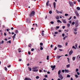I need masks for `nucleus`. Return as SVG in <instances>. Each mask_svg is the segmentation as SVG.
Here are the masks:
<instances>
[{
    "label": "nucleus",
    "instance_id": "24",
    "mask_svg": "<svg viewBox=\"0 0 80 80\" xmlns=\"http://www.w3.org/2000/svg\"><path fill=\"white\" fill-rule=\"evenodd\" d=\"M65 32H69V30L68 29H65Z\"/></svg>",
    "mask_w": 80,
    "mask_h": 80
},
{
    "label": "nucleus",
    "instance_id": "46",
    "mask_svg": "<svg viewBox=\"0 0 80 80\" xmlns=\"http://www.w3.org/2000/svg\"><path fill=\"white\" fill-rule=\"evenodd\" d=\"M59 51H60V52H62V51H63V50H62V49H59Z\"/></svg>",
    "mask_w": 80,
    "mask_h": 80
},
{
    "label": "nucleus",
    "instance_id": "7",
    "mask_svg": "<svg viewBox=\"0 0 80 80\" xmlns=\"http://www.w3.org/2000/svg\"><path fill=\"white\" fill-rule=\"evenodd\" d=\"M75 14L78 17V16H79V14H78V12H77V11H75Z\"/></svg>",
    "mask_w": 80,
    "mask_h": 80
},
{
    "label": "nucleus",
    "instance_id": "18",
    "mask_svg": "<svg viewBox=\"0 0 80 80\" xmlns=\"http://www.w3.org/2000/svg\"><path fill=\"white\" fill-rule=\"evenodd\" d=\"M39 68V67H38V66H37L36 67V68H35V67H33L32 68V69H35V68Z\"/></svg>",
    "mask_w": 80,
    "mask_h": 80
},
{
    "label": "nucleus",
    "instance_id": "37",
    "mask_svg": "<svg viewBox=\"0 0 80 80\" xmlns=\"http://www.w3.org/2000/svg\"><path fill=\"white\" fill-rule=\"evenodd\" d=\"M28 47H32V45H31V44H30L28 45Z\"/></svg>",
    "mask_w": 80,
    "mask_h": 80
},
{
    "label": "nucleus",
    "instance_id": "41",
    "mask_svg": "<svg viewBox=\"0 0 80 80\" xmlns=\"http://www.w3.org/2000/svg\"><path fill=\"white\" fill-rule=\"evenodd\" d=\"M31 51L32 52H33L34 51V48H32L31 49Z\"/></svg>",
    "mask_w": 80,
    "mask_h": 80
},
{
    "label": "nucleus",
    "instance_id": "59",
    "mask_svg": "<svg viewBox=\"0 0 80 80\" xmlns=\"http://www.w3.org/2000/svg\"><path fill=\"white\" fill-rule=\"evenodd\" d=\"M75 24V22H73L72 23V25H74Z\"/></svg>",
    "mask_w": 80,
    "mask_h": 80
},
{
    "label": "nucleus",
    "instance_id": "49",
    "mask_svg": "<svg viewBox=\"0 0 80 80\" xmlns=\"http://www.w3.org/2000/svg\"><path fill=\"white\" fill-rule=\"evenodd\" d=\"M68 45V42H66L65 43L66 46H67Z\"/></svg>",
    "mask_w": 80,
    "mask_h": 80
},
{
    "label": "nucleus",
    "instance_id": "64",
    "mask_svg": "<svg viewBox=\"0 0 80 80\" xmlns=\"http://www.w3.org/2000/svg\"><path fill=\"white\" fill-rule=\"evenodd\" d=\"M43 80H47V79H46L45 78H44L43 79Z\"/></svg>",
    "mask_w": 80,
    "mask_h": 80
},
{
    "label": "nucleus",
    "instance_id": "19",
    "mask_svg": "<svg viewBox=\"0 0 80 80\" xmlns=\"http://www.w3.org/2000/svg\"><path fill=\"white\" fill-rule=\"evenodd\" d=\"M56 12L57 13H60V11H58L57 10H56Z\"/></svg>",
    "mask_w": 80,
    "mask_h": 80
},
{
    "label": "nucleus",
    "instance_id": "20",
    "mask_svg": "<svg viewBox=\"0 0 80 80\" xmlns=\"http://www.w3.org/2000/svg\"><path fill=\"white\" fill-rule=\"evenodd\" d=\"M60 73H61V70H59L58 71V75H60Z\"/></svg>",
    "mask_w": 80,
    "mask_h": 80
},
{
    "label": "nucleus",
    "instance_id": "28",
    "mask_svg": "<svg viewBox=\"0 0 80 80\" xmlns=\"http://www.w3.org/2000/svg\"><path fill=\"white\" fill-rule=\"evenodd\" d=\"M49 13H50V14H52V11H50L49 12Z\"/></svg>",
    "mask_w": 80,
    "mask_h": 80
},
{
    "label": "nucleus",
    "instance_id": "50",
    "mask_svg": "<svg viewBox=\"0 0 80 80\" xmlns=\"http://www.w3.org/2000/svg\"><path fill=\"white\" fill-rule=\"evenodd\" d=\"M56 28H57L58 29V28H60V27H59V26H57V27H56Z\"/></svg>",
    "mask_w": 80,
    "mask_h": 80
},
{
    "label": "nucleus",
    "instance_id": "53",
    "mask_svg": "<svg viewBox=\"0 0 80 80\" xmlns=\"http://www.w3.org/2000/svg\"><path fill=\"white\" fill-rule=\"evenodd\" d=\"M67 77H70V76L69 75H68L67 76Z\"/></svg>",
    "mask_w": 80,
    "mask_h": 80
},
{
    "label": "nucleus",
    "instance_id": "2",
    "mask_svg": "<svg viewBox=\"0 0 80 80\" xmlns=\"http://www.w3.org/2000/svg\"><path fill=\"white\" fill-rule=\"evenodd\" d=\"M75 25L76 27H77L78 26V21H76V22L75 23Z\"/></svg>",
    "mask_w": 80,
    "mask_h": 80
},
{
    "label": "nucleus",
    "instance_id": "35",
    "mask_svg": "<svg viewBox=\"0 0 80 80\" xmlns=\"http://www.w3.org/2000/svg\"><path fill=\"white\" fill-rule=\"evenodd\" d=\"M65 16H68V13L65 14Z\"/></svg>",
    "mask_w": 80,
    "mask_h": 80
},
{
    "label": "nucleus",
    "instance_id": "44",
    "mask_svg": "<svg viewBox=\"0 0 80 80\" xmlns=\"http://www.w3.org/2000/svg\"><path fill=\"white\" fill-rule=\"evenodd\" d=\"M60 21L59 20H58L57 21V22H58V23H60Z\"/></svg>",
    "mask_w": 80,
    "mask_h": 80
},
{
    "label": "nucleus",
    "instance_id": "29",
    "mask_svg": "<svg viewBox=\"0 0 80 80\" xmlns=\"http://www.w3.org/2000/svg\"><path fill=\"white\" fill-rule=\"evenodd\" d=\"M18 30H16V31H15V33H18Z\"/></svg>",
    "mask_w": 80,
    "mask_h": 80
},
{
    "label": "nucleus",
    "instance_id": "58",
    "mask_svg": "<svg viewBox=\"0 0 80 80\" xmlns=\"http://www.w3.org/2000/svg\"><path fill=\"white\" fill-rule=\"evenodd\" d=\"M40 45H43V43H42V42H41V43H40Z\"/></svg>",
    "mask_w": 80,
    "mask_h": 80
},
{
    "label": "nucleus",
    "instance_id": "13",
    "mask_svg": "<svg viewBox=\"0 0 80 80\" xmlns=\"http://www.w3.org/2000/svg\"><path fill=\"white\" fill-rule=\"evenodd\" d=\"M15 36H16V34H14V36L12 37V38H13V40H15Z\"/></svg>",
    "mask_w": 80,
    "mask_h": 80
},
{
    "label": "nucleus",
    "instance_id": "9",
    "mask_svg": "<svg viewBox=\"0 0 80 80\" xmlns=\"http://www.w3.org/2000/svg\"><path fill=\"white\" fill-rule=\"evenodd\" d=\"M53 5L54 6V8H56V3H55V2H53Z\"/></svg>",
    "mask_w": 80,
    "mask_h": 80
},
{
    "label": "nucleus",
    "instance_id": "63",
    "mask_svg": "<svg viewBox=\"0 0 80 80\" xmlns=\"http://www.w3.org/2000/svg\"><path fill=\"white\" fill-rule=\"evenodd\" d=\"M77 74H78V75H79V72H77Z\"/></svg>",
    "mask_w": 80,
    "mask_h": 80
},
{
    "label": "nucleus",
    "instance_id": "15",
    "mask_svg": "<svg viewBox=\"0 0 80 80\" xmlns=\"http://www.w3.org/2000/svg\"><path fill=\"white\" fill-rule=\"evenodd\" d=\"M72 58L73 60L74 61L75 60V59L76 58V57H73Z\"/></svg>",
    "mask_w": 80,
    "mask_h": 80
},
{
    "label": "nucleus",
    "instance_id": "23",
    "mask_svg": "<svg viewBox=\"0 0 80 80\" xmlns=\"http://www.w3.org/2000/svg\"><path fill=\"white\" fill-rule=\"evenodd\" d=\"M70 64H68V65H66V67H67V68H69L70 67Z\"/></svg>",
    "mask_w": 80,
    "mask_h": 80
},
{
    "label": "nucleus",
    "instance_id": "43",
    "mask_svg": "<svg viewBox=\"0 0 80 80\" xmlns=\"http://www.w3.org/2000/svg\"><path fill=\"white\" fill-rule=\"evenodd\" d=\"M43 49V48L42 47H41L40 48V50H42Z\"/></svg>",
    "mask_w": 80,
    "mask_h": 80
},
{
    "label": "nucleus",
    "instance_id": "17",
    "mask_svg": "<svg viewBox=\"0 0 80 80\" xmlns=\"http://www.w3.org/2000/svg\"><path fill=\"white\" fill-rule=\"evenodd\" d=\"M65 72L66 73H68V72H69L68 70L65 69Z\"/></svg>",
    "mask_w": 80,
    "mask_h": 80
},
{
    "label": "nucleus",
    "instance_id": "40",
    "mask_svg": "<svg viewBox=\"0 0 80 80\" xmlns=\"http://www.w3.org/2000/svg\"><path fill=\"white\" fill-rule=\"evenodd\" d=\"M28 54H29V55H30V54H31V52H28Z\"/></svg>",
    "mask_w": 80,
    "mask_h": 80
},
{
    "label": "nucleus",
    "instance_id": "31",
    "mask_svg": "<svg viewBox=\"0 0 80 80\" xmlns=\"http://www.w3.org/2000/svg\"><path fill=\"white\" fill-rule=\"evenodd\" d=\"M72 16H71L70 17V18L69 19H68V20H71V19H72Z\"/></svg>",
    "mask_w": 80,
    "mask_h": 80
},
{
    "label": "nucleus",
    "instance_id": "47",
    "mask_svg": "<svg viewBox=\"0 0 80 80\" xmlns=\"http://www.w3.org/2000/svg\"><path fill=\"white\" fill-rule=\"evenodd\" d=\"M74 31H75V32H77V28L75 29Z\"/></svg>",
    "mask_w": 80,
    "mask_h": 80
},
{
    "label": "nucleus",
    "instance_id": "39",
    "mask_svg": "<svg viewBox=\"0 0 80 80\" xmlns=\"http://www.w3.org/2000/svg\"><path fill=\"white\" fill-rule=\"evenodd\" d=\"M76 72H78V69L77 68L76 70Z\"/></svg>",
    "mask_w": 80,
    "mask_h": 80
},
{
    "label": "nucleus",
    "instance_id": "38",
    "mask_svg": "<svg viewBox=\"0 0 80 80\" xmlns=\"http://www.w3.org/2000/svg\"><path fill=\"white\" fill-rule=\"evenodd\" d=\"M78 44H76L75 45V46L76 47V48H78Z\"/></svg>",
    "mask_w": 80,
    "mask_h": 80
},
{
    "label": "nucleus",
    "instance_id": "11",
    "mask_svg": "<svg viewBox=\"0 0 80 80\" xmlns=\"http://www.w3.org/2000/svg\"><path fill=\"white\" fill-rule=\"evenodd\" d=\"M73 53V51L71 50L70 52H69V54L70 55H71Z\"/></svg>",
    "mask_w": 80,
    "mask_h": 80
},
{
    "label": "nucleus",
    "instance_id": "22",
    "mask_svg": "<svg viewBox=\"0 0 80 80\" xmlns=\"http://www.w3.org/2000/svg\"><path fill=\"white\" fill-rule=\"evenodd\" d=\"M78 10H80V8L79 7H77L76 8Z\"/></svg>",
    "mask_w": 80,
    "mask_h": 80
},
{
    "label": "nucleus",
    "instance_id": "56",
    "mask_svg": "<svg viewBox=\"0 0 80 80\" xmlns=\"http://www.w3.org/2000/svg\"><path fill=\"white\" fill-rule=\"evenodd\" d=\"M57 47H55V48L54 50H57Z\"/></svg>",
    "mask_w": 80,
    "mask_h": 80
},
{
    "label": "nucleus",
    "instance_id": "12",
    "mask_svg": "<svg viewBox=\"0 0 80 80\" xmlns=\"http://www.w3.org/2000/svg\"><path fill=\"white\" fill-rule=\"evenodd\" d=\"M62 22L64 23H67V22H66V21L64 19L62 20Z\"/></svg>",
    "mask_w": 80,
    "mask_h": 80
},
{
    "label": "nucleus",
    "instance_id": "26",
    "mask_svg": "<svg viewBox=\"0 0 80 80\" xmlns=\"http://www.w3.org/2000/svg\"><path fill=\"white\" fill-rule=\"evenodd\" d=\"M28 70H29V71H31L32 70V69L31 68H28Z\"/></svg>",
    "mask_w": 80,
    "mask_h": 80
},
{
    "label": "nucleus",
    "instance_id": "6",
    "mask_svg": "<svg viewBox=\"0 0 80 80\" xmlns=\"http://www.w3.org/2000/svg\"><path fill=\"white\" fill-rule=\"evenodd\" d=\"M69 3L70 6H71V7H72L73 6V2H69Z\"/></svg>",
    "mask_w": 80,
    "mask_h": 80
},
{
    "label": "nucleus",
    "instance_id": "33",
    "mask_svg": "<svg viewBox=\"0 0 80 80\" xmlns=\"http://www.w3.org/2000/svg\"><path fill=\"white\" fill-rule=\"evenodd\" d=\"M72 48H74V49H76V48L75 47V46H72Z\"/></svg>",
    "mask_w": 80,
    "mask_h": 80
},
{
    "label": "nucleus",
    "instance_id": "52",
    "mask_svg": "<svg viewBox=\"0 0 80 80\" xmlns=\"http://www.w3.org/2000/svg\"><path fill=\"white\" fill-rule=\"evenodd\" d=\"M44 77H45V78H47L48 77V76H47V75H45L44 76Z\"/></svg>",
    "mask_w": 80,
    "mask_h": 80
},
{
    "label": "nucleus",
    "instance_id": "21",
    "mask_svg": "<svg viewBox=\"0 0 80 80\" xmlns=\"http://www.w3.org/2000/svg\"><path fill=\"white\" fill-rule=\"evenodd\" d=\"M58 47H59V48H62V46L60 45H58Z\"/></svg>",
    "mask_w": 80,
    "mask_h": 80
},
{
    "label": "nucleus",
    "instance_id": "1",
    "mask_svg": "<svg viewBox=\"0 0 80 80\" xmlns=\"http://www.w3.org/2000/svg\"><path fill=\"white\" fill-rule=\"evenodd\" d=\"M34 14H35V12L34 11H32L31 13L29 16H30V17H31V16H33V15H34Z\"/></svg>",
    "mask_w": 80,
    "mask_h": 80
},
{
    "label": "nucleus",
    "instance_id": "36",
    "mask_svg": "<svg viewBox=\"0 0 80 80\" xmlns=\"http://www.w3.org/2000/svg\"><path fill=\"white\" fill-rule=\"evenodd\" d=\"M70 26V24H68V27H69Z\"/></svg>",
    "mask_w": 80,
    "mask_h": 80
},
{
    "label": "nucleus",
    "instance_id": "3",
    "mask_svg": "<svg viewBox=\"0 0 80 80\" xmlns=\"http://www.w3.org/2000/svg\"><path fill=\"white\" fill-rule=\"evenodd\" d=\"M51 68H52V70H54V69H55V67H56V66L55 65H54V66H53V65H52L51 66Z\"/></svg>",
    "mask_w": 80,
    "mask_h": 80
},
{
    "label": "nucleus",
    "instance_id": "62",
    "mask_svg": "<svg viewBox=\"0 0 80 80\" xmlns=\"http://www.w3.org/2000/svg\"><path fill=\"white\" fill-rule=\"evenodd\" d=\"M59 32H62V30H59Z\"/></svg>",
    "mask_w": 80,
    "mask_h": 80
},
{
    "label": "nucleus",
    "instance_id": "4",
    "mask_svg": "<svg viewBox=\"0 0 80 80\" xmlns=\"http://www.w3.org/2000/svg\"><path fill=\"white\" fill-rule=\"evenodd\" d=\"M58 77L60 78L61 79V80H62L63 78V76L62 75V74L58 76Z\"/></svg>",
    "mask_w": 80,
    "mask_h": 80
},
{
    "label": "nucleus",
    "instance_id": "48",
    "mask_svg": "<svg viewBox=\"0 0 80 80\" xmlns=\"http://www.w3.org/2000/svg\"><path fill=\"white\" fill-rule=\"evenodd\" d=\"M3 43H4V41H2L1 42V43L2 44H3Z\"/></svg>",
    "mask_w": 80,
    "mask_h": 80
},
{
    "label": "nucleus",
    "instance_id": "42",
    "mask_svg": "<svg viewBox=\"0 0 80 80\" xmlns=\"http://www.w3.org/2000/svg\"><path fill=\"white\" fill-rule=\"evenodd\" d=\"M62 73H64V72H65V70H62Z\"/></svg>",
    "mask_w": 80,
    "mask_h": 80
},
{
    "label": "nucleus",
    "instance_id": "30",
    "mask_svg": "<svg viewBox=\"0 0 80 80\" xmlns=\"http://www.w3.org/2000/svg\"><path fill=\"white\" fill-rule=\"evenodd\" d=\"M47 60H49V56H47Z\"/></svg>",
    "mask_w": 80,
    "mask_h": 80
},
{
    "label": "nucleus",
    "instance_id": "5",
    "mask_svg": "<svg viewBox=\"0 0 80 80\" xmlns=\"http://www.w3.org/2000/svg\"><path fill=\"white\" fill-rule=\"evenodd\" d=\"M34 69L32 70V71H34V72H37L38 71V69H36V68L35 69Z\"/></svg>",
    "mask_w": 80,
    "mask_h": 80
},
{
    "label": "nucleus",
    "instance_id": "45",
    "mask_svg": "<svg viewBox=\"0 0 80 80\" xmlns=\"http://www.w3.org/2000/svg\"><path fill=\"white\" fill-rule=\"evenodd\" d=\"M62 36L63 37H64V36H65V34L64 33H62Z\"/></svg>",
    "mask_w": 80,
    "mask_h": 80
},
{
    "label": "nucleus",
    "instance_id": "57",
    "mask_svg": "<svg viewBox=\"0 0 80 80\" xmlns=\"http://www.w3.org/2000/svg\"><path fill=\"white\" fill-rule=\"evenodd\" d=\"M11 40H9V41H8V43H11Z\"/></svg>",
    "mask_w": 80,
    "mask_h": 80
},
{
    "label": "nucleus",
    "instance_id": "8",
    "mask_svg": "<svg viewBox=\"0 0 80 80\" xmlns=\"http://www.w3.org/2000/svg\"><path fill=\"white\" fill-rule=\"evenodd\" d=\"M28 20H29V18H27L26 19V21L28 23H30V20H29V21H28Z\"/></svg>",
    "mask_w": 80,
    "mask_h": 80
},
{
    "label": "nucleus",
    "instance_id": "32",
    "mask_svg": "<svg viewBox=\"0 0 80 80\" xmlns=\"http://www.w3.org/2000/svg\"><path fill=\"white\" fill-rule=\"evenodd\" d=\"M50 23L51 24H53V23H54V22H53V21H51L50 22Z\"/></svg>",
    "mask_w": 80,
    "mask_h": 80
},
{
    "label": "nucleus",
    "instance_id": "16",
    "mask_svg": "<svg viewBox=\"0 0 80 80\" xmlns=\"http://www.w3.org/2000/svg\"><path fill=\"white\" fill-rule=\"evenodd\" d=\"M63 55L61 56H57V58H60V57H63Z\"/></svg>",
    "mask_w": 80,
    "mask_h": 80
},
{
    "label": "nucleus",
    "instance_id": "60",
    "mask_svg": "<svg viewBox=\"0 0 80 80\" xmlns=\"http://www.w3.org/2000/svg\"><path fill=\"white\" fill-rule=\"evenodd\" d=\"M65 38H66V36L63 38V40H65Z\"/></svg>",
    "mask_w": 80,
    "mask_h": 80
},
{
    "label": "nucleus",
    "instance_id": "61",
    "mask_svg": "<svg viewBox=\"0 0 80 80\" xmlns=\"http://www.w3.org/2000/svg\"><path fill=\"white\" fill-rule=\"evenodd\" d=\"M55 34H58V32H55Z\"/></svg>",
    "mask_w": 80,
    "mask_h": 80
},
{
    "label": "nucleus",
    "instance_id": "55",
    "mask_svg": "<svg viewBox=\"0 0 80 80\" xmlns=\"http://www.w3.org/2000/svg\"><path fill=\"white\" fill-rule=\"evenodd\" d=\"M65 26H63V27H62V28H63V29H65Z\"/></svg>",
    "mask_w": 80,
    "mask_h": 80
},
{
    "label": "nucleus",
    "instance_id": "25",
    "mask_svg": "<svg viewBox=\"0 0 80 80\" xmlns=\"http://www.w3.org/2000/svg\"><path fill=\"white\" fill-rule=\"evenodd\" d=\"M36 79H38L40 78V77L39 76H37L36 77Z\"/></svg>",
    "mask_w": 80,
    "mask_h": 80
},
{
    "label": "nucleus",
    "instance_id": "14",
    "mask_svg": "<svg viewBox=\"0 0 80 80\" xmlns=\"http://www.w3.org/2000/svg\"><path fill=\"white\" fill-rule=\"evenodd\" d=\"M49 4V1H48L47 2L46 4V6H47V7H48V6Z\"/></svg>",
    "mask_w": 80,
    "mask_h": 80
},
{
    "label": "nucleus",
    "instance_id": "51",
    "mask_svg": "<svg viewBox=\"0 0 80 80\" xmlns=\"http://www.w3.org/2000/svg\"><path fill=\"white\" fill-rule=\"evenodd\" d=\"M4 68H5V70H7V67H5Z\"/></svg>",
    "mask_w": 80,
    "mask_h": 80
},
{
    "label": "nucleus",
    "instance_id": "54",
    "mask_svg": "<svg viewBox=\"0 0 80 80\" xmlns=\"http://www.w3.org/2000/svg\"><path fill=\"white\" fill-rule=\"evenodd\" d=\"M42 36H44V33L43 32L42 33Z\"/></svg>",
    "mask_w": 80,
    "mask_h": 80
},
{
    "label": "nucleus",
    "instance_id": "27",
    "mask_svg": "<svg viewBox=\"0 0 80 80\" xmlns=\"http://www.w3.org/2000/svg\"><path fill=\"white\" fill-rule=\"evenodd\" d=\"M75 77L76 78H78V75H77V74H76L75 75Z\"/></svg>",
    "mask_w": 80,
    "mask_h": 80
},
{
    "label": "nucleus",
    "instance_id": "34",
    "mask_svg": "<svg viewBox=\"0 0 80 80\" xmlns=\"http://www.w3.org/2000/svg\"><path fill=\"white\" fill-rule=\"evenodd\" d=\"M56 19L57 20H58V19H59V16H58L56 18Z\"/></svg>",
    "mask_w": 80,
    "mask_h": 80
},
{
    "label": "nucleus",
    "instance_id": "10",
    "mask_svg": "<svg viewBox=\"0 0 80 80\" xmlns=\"http://www.w3.org/2000/svg\"><path fill=\"white\" fill-rule=\"evenodd\" d=\"M24 80H32L30 78H26L24 79Z\"/></svg>",
    "mask_w": 80,
    "mask_h": 80
}]
</instances>
